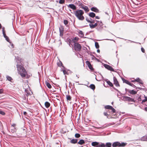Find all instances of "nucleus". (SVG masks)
<instances>
[{
	"instance_id": "e2e57ef3",
	"label": "nucleus",
	"mask_w": 147,
	"mask_h": 147,
	"mask_svg": "<svg viewBox=\"0 0 147 147\" xmlns=\"http://www.w3.org/2000/svg\"><path fill=\"white\" fill-rule=\"evenodd\" d=\"M67 70L69 73V74H71L72 72L71 70H69V69H68Z\"/></svg>"
},
{
	"instance_id": "37998d69",
	"label": "nucleus",
	"mask_w": 147,
	"mask_h": 147,
	"mask_svg": "<svg viewBox=\"0 0 147 147\" xmlns=\"http://www.w3.org/2000/svg\"><path fill=\"white\" fill-rule=\"evenodd\" d=\"M65 2V0H59V3L61 4H63Z\"/></svg>"
},
{
	"instance_id": "de8ad7c7",
	"label": "nucleus",
	"mask_w": 147,
	"mask_h": 147,
	"mask_svg": "<svg viewBox=\"0 0 147 147\" xmlns=\"http://www.w3.org/2000/svg\"><path fill=\"white\" fill-rule=\"evenodd\" d=\"M140 80L139 78H138L136 79L135 80H134V81H135L136 82H139V81H140Z\"/></svg>"
},
{
	"instance_id": "c85d7f7f",
	"label": "nucleus",
	"mask_w": 147,
	"mask_h": 147,
	"mask_svg": "<svg viewBox=\"0 0 147 147\" xmlns=\"http://www.w3.org/2000/svg\"><path fill=\"white\" fill-rule=\"evenodd\" d=\"M114 124H115V123H114V122H112L110 123H109L106 124V125L105 126V127H107L111 125H113Z\"/></svg>"
},
{
	"instance_id": "473e14b6",
	"label": "nucleus",
	"mask_w": 147,
	"mask_h": 147,
	"mask_svg": "<svg viewBox=\"0 0 147 147\" xmlns=\"http://www.w3.org/2000/svg\"><path fill=\"white\" fill-rule=\"evenodd\" d=\"M66 99L67 100H69V101L71 100V97L69 95H66Z\"/></svg>"
},
{
	"instance_id": "c9c22d12",
	"label": "nucleus",
	"mask_w": 147,
	"mask_h": 147,
	"mask_svg": "<svg viewBox=\"0 0 147 147\" xmlns=\"http://www.w3.org/2000/svg\"><path fill=\"white\" fill-rule=\"evenodd\" d=\"M110 113V111H107V112H105L104 113V115L108 116L109 115L110 113Z\"/></svg>"
},
{
	"instance_id": "a878e982",
	"label": "nucleus",
	"mask_w": 147,
	"mask_h": 147,
	"mask_svg": "<svg viewBox=\"0 0 147 147\" xmlns=\"http://www.w3.org/2000/svg\"><path fill=\"white\" fill-rule=\"evenodd\" d=\"M107 84L110 86L112 87H113V84L109 81L107 80L106 81Z\"/></svg>"
},
{
	"instance_id": "09e8293b",
	"label": "nucleus",
	"mask_w": 147,
	"mask_h": 147,
	"mask_svg": "<svg viewBox=\"0 0 147 147\" xmlns=\"http://www.w3.org/2000/svg\"><path fill=\"white\" fill-rule=\"evenodd\" d=\"M0 114L2 115H5V113L4 112L1 110H0Z\"/></svg>"
},
{
	"instance_id": "7c9ffc66",
	"label": "nucleus",
	"mask_w": 147,
	"mask_h": 147,
	"mask_svg": "<svg viewBox=\"0 0 147 147\" xmlns=\"http://www.w3.org/2000/svg\"><path fill=\"white\" fill-rule=\"evenodd\" d=\"M144 97L145 99L142 100V102H141L142 104H143L144 102L147 101V96H146L145 95H144Z\"/></svg>"
},
{
	"instance_id": "49530a36",
	"label": "nucleus",
	"mask_w": 147,
	"mask_h": 147,
	"mask_svg": "<svg viewBox=\"0 0 147 147\" xmlns=\"http://www.w3.org/2000/svg\"><path fill=\"white\" fill-rule=\"evenodd\" d=\"M111 110L113 113H115V110L112 107V108L110 109Z\"/></svg>"
},
{
	"instance_id": "5fc2aeb1",
	"label": "nucleus",
	"mask_w": 147,
	"mask_h": 147,
	"mask_svg": "<svg viewBox=\"0 0 147 147\" xmlns=\"http://www.w3.org/2000/svg\"><path fill=\"white\" fill-rule=\"evenodd\" d=\"M94 22H95L94 20L92 19L90 21V24H91L94 23Z\"/></svg>"
},
{
	"instance_id": "a19ab883",
	"label": "nucleus",
	"mask_w": 147,
	"mask_h": 147,
	"mask_svg": "<svg viewBox=\"0 0 147 147\" xmlns=\"http://www.w3.org/2000/svg\"><path fill=\"white\" fill-rule=\"evenodd\" d=\"M6 78L7 79V80H8L9 81H11L12 79V78L11 77H10L9 76H7Z\"/></svg>"
},
{
	"instance_id": "2eb2a0df",
	"label": "nucleus",
	"mask_w": 147,
	"mask_h": 147,
	"mask_svg": "<svg viewBox=\"0 0 147 147\" xmlns=\"http://www.w3.org/2000/svg\"><path fill=\"white\" fill-rule=\"evenodd\" d=\"M68 69H66L65 67L63 70L62 69L61 71H62L64 74V75H68L69 73L67 70Z\"/></svg>"
},
{
	"instance_id": "dca6fc26",
	"label": "nucleus",
	"mask_w": 147,
	"mask_h": 147,
	"mask_svg": "<svg viewBox=\"0 0 147 147\" xmlns=\"http://www.w3.org/2000/svg\"><path fill=\"white\" fill-rule=\"evenodd\" d=\"M138 90H137V91H136L133 90H128V92L130 94H137V92Z\"/></svg>"
},
{
	"instance_id": "79ce46f5",
	"label": "nucleus",
	"mask_w": 147,
	"mask_h": 147,
	"mask_svg": "<svg viewBox=\"0 0 147 147\" xmlns=\"http://www.w3.org/2000/svg\"><path fill=\"white\" fill-rule=\"evenodd\" d=\"M75 137L76 138H78L80 136V134L78 133H76L75 134Z\"/></svg>"
},
{
	"instance_id": "bf43d9fd",
	"label": "nucleus",
	"mask_w": 147,
	"mask_h": 147,
	"mask_svg": "<svg viewBox=\"0 0 147 147\" xmlns=\"http://www.w3.org/2000/svg\"><path fill=\"white\" fill-rule=\"evenodd\" d=\"M48 111L49 113L51 112V107L50 108H49L48 109Z\"/></svg>"
},
{
	"instance_id": "f8f14e48",
	"label": "nucleus",
	"mask_w": 147,
	"mask_h": 147,
	"mask_svg": "<svg viewBox=\"0 0 147 147\" xmlns=\"http://www.w3.org/2000/svg\"><path fill=\"white\" fill-rule=\"evenodd\" d=\"M91 10L95 12H98L99 10L96 7H93L91 8Z\"/></svg>"
},
{
	"instance_id": "393cba45",
	"label": "nucleus",
	"mask_w": 147,
	"mask_h": 147,
	"mask_svg": "<svg viewBox=\"0 0 147 147\" xmlns=\"http://www.w3.org/2000/svg\"><path fill=\"white\" fill-rule=\"evenodd\" d=\"M78 139H72L71 140L70 142L72 144H75L77 143Z\"/></svg>"
},
{
	"instance_id": "4be33fe9",
	"label": "nucleus",
	"mask_w": 147,
	"mask_h": 147,
	"mask_svg": "<svg viewBox=\"0 0 147 147\" xmlns=\"http://www.w3.org/2000/svg\"><path fill=\"white\" fill-rule=\"evenodd\" d=\"M68 42L69 43V45L71 47H73V43L72 42V40L70 39H69L68 40Z\"/></svg>"
},
{
	"instance_id": "4d7b16f0",
	"label": "nucleus",
	"mask_w": 147,
	"mask_h": 147,
	"mask_svg": "<svg viewBox=\"0 0 147 147\" xmlns=\"http://www.w3.org/2000/svg\"><path fill=\"white\" fill-rule=\"evenodd\" d=\"M138 100L139 101H141L142 100L141 97H139L138 98Z\"/></svg>"
},
{
	"instance_id": "412c9836",
	"label": "nucleus",
	"mask_w": 147,
	"mask_h": 147,
	"mask_svg": "<svg viewBox=\"0 0 147 147\" xmlns=\"http://www.w3.org/2000/svg\"><path fill=\"white\" fill-rule=\"evenodd\" d=\"M57 65L59 67H61L62 66V67H63V68H65V67L63 65L62 62L60 61H59V62H57Z\"/></svg>"
},
{
	"instance_id": "8fccbe9b",
	"label": "nucleus",
	"mask_w": 147,
	"mask_h": 147,
	"mask_svg": "<svg viewBox=\"0 0 147 147\" xmlns=\"http://www.w3.org/2000/svg\"><path fill=\"white\" fill-rule=\"evenodd\" d=\"M122 80L123 81V83H125L126 82V81H127V80H125V79H124L123 78H121Z\"/></svg>"
},
{
	"instance_id": "338daca9",
	"label": "nucleus",
	"mask_w": 147,
	"mask_h": 147,
	"mask_svg": "<svg viewBox=\"0 0 147 147\" xmlns=\"http://www.w3.org/2000/svg\"><path fill=\"white\" fill-rule=\"evenodd\" d=\"M23 114H24V115H26V114H27V113L26 112V111H24V112L23 113Z\"/></svg>"
},
{
	"instance_id": "aec40b11",
	"label": "nucleus",
	"mask_w": 147,
	"mask_h": 147,
	"mask_svg": "<svg viewBox=\"0 0 147 147\" xmlns=\"http://www.w3.org/2000/svg\"><path fill=\"white\" fill-rule=\"evenodd\" d=\"M85 143V141L83 139H81L78 142V144L82 145Z\"/></svg>"
},
{
	"instance_id": "3c124183",
	"label": "nucleus",
	"mask_w": 147,
	"mask_h": 147,
	"mask_svg": "<svg viewBox=\"0 0 147 147\" xmlns=\"http://www.w3.org/2000/svg\"><path fill=\"white\" fill-rule=\"evenodd\" d=\"M141 50L142 52H143V53H144L145 52V49L143 47H141Z\"/></svg>"
},
{
	"instance_id": "603ef678",
	"label": "nucleus",
	"mask_w": 147,
	"mask_h": 147,
	"mask_svg": "<svg viewBox=\"0 0 147 147\" xmlns=\"http://www.w3.org/2000/svg\"><path fill=\"white\" fill-rule=\"evenodd\" d=\"M2 32H3V34H5V28L3 27L2 28Z\"/></svg>"
},
{
	"instance_id": "bb28decb",
	"label": "nucleus",
	"mask_w": 147,
	"mask_h": 147,
	"mask_svg": "<svg viewBox=\"0 0 147 147\" xmlns=\"http://www.w3.org/2000/svg\"><path fill=\"white\" fill-rule=\"evenodd\" d=\"M90 55L92 57V60H93L94 59L95 60H97L98 61H99V60L96 57L93 55L92 54H90Z\"/></svg>"
},
{
	"instance_id": "58836bf2",
	"label": "nucleus",
	"mask_w": 147,
	"mask_h": 147,
	"mask_svg": "<svg viewBox=\"0 0 147 147\" xmlns=\"http://www.w3.org/2000/svg\"><path fill=\"white\" fill-rule=\"evenodd\" d=\"M78 33L80 34L81 35L80 37H82L84 36V34H83V32L82 31L80 30L78 32Z\"/></svg>"
},
{
	"instance_id": "f257e3e1",
	"label": "nucleus",
	"mask_w": 147,
	"mask_h": 147,
	"mask_svg": "<svg viewBox=\"0 0 147 147\" xmlns=\"http://www.w3.org/2000/svg\"><path fill=\"white\" fill-rule=\"evenodd\" d=\"M16 60L17 62L16 66L18 73L22 77H25L27 74V71L23 67V65L21 63V61L19 60V59L18 60L16 59Z\"/></svg>"
},
{
	"instance_id": "1a4fd4ad",
	"label": "nucleus",
	"mask_w": 147,
	"mask_h": 147,
	"mask_svg": "<svg viewBox=\"0 0 147 147\" xmlns=\"http://www.w3.org/2000/svg\"><path fill=\"white\" fill-rule=\"evenodd\" d=\"M113 81L114 84L115 85L116 87H119L120 85L119 84L118 82V81L116 78L115 77H113Z\"/></svg>"
},
{
	"instance_id": "69168bd1",
	"label": "nucleus",
	"mask_w": 147,
	"mask_h": 147,
	"mask_svg": "<svg viewBox=\"0 0 147 147\" xmlns=\"http://www.w3.org/2000/svg\"><path fill=\"white\" fill-rule=\"evenodd\" d=\"M113 88L116 91H118V90L117 88H115L114 87V86Z\"/></svg>"
},
{
	"instance_id": "6ab92c4d",
	"label": "nucleus",
	"mask_w": 147,
	"mask_h": 147,
	"mask_svg": "<svg viewBox=\"0 0 147 147\" xmlns=\"http://www.w3.org/2000/svg\"><path fill=\"white\" fill-rule=\"evenodd\" d=\"M82 8L84 9L86 12H88L89 10L88 7L86 6H82Z\"/></svg>"
},
{
	"instance_id": "a18cd8bd",
	"label": "nucleus",
	"mask_w": 147,
	"mask_h": 147,
	"mask_svg": "<svg viewBox=\"0 0 147 147\" xmlns=\"http://www.w3.org/2000/svg\"><path fill=\"white\" fill-rule=\"evenodd\" d=\"M63 22H64V24L65 25L67 24L68 23V21L66 20H64Z\"/></svg>"
},
{
	"instance_id": "7ed1b4c3",
	"label": "nucleus",
	"mask_w": 147,
	"mask_h": 147,
	"mask_svg": "<svg viewBox=\"0 0 147 147\" xmlns=\"http://www.w3.org/2000/svg\"><path fill=\"white\" fill-rule=\"evenodd\" d=\"M121 100L124 101L135 102L134 99L127 96H122Z\"/></svg>"
},
{
	"instance_id": "5701e85b",
	"label": "nucleus",
	"mask_w": 147,
	"mask_h": 147,
	"mask_svg": "<svg viewBox=\"0 0 147 147\" xmlns=\"http://www.w3.org/2000/svg\"><path fill=\"white\" fill-rule=\"evenodd\" d=\"M141 140L143 141H147V135L142 137L141 138Z\"/></svg>"
},
{
	"instance_id": "0e129e2a",
	"label": "nucleus",
	"mask_w": 147,
	"mask_h": 147,
	"mask_svg": "<svg viewBox=\"0 0 147 147\" xmlns=\"http://www.w3.org/2000/svg\"><path fill=\"white\" fill-rule=\"evenodd\" d=\"M95 18L96 19H100V18L98 16H95Z\"/></svg>"
},
{
	"instance_id": "2f4dec72",
	"label": "nucleus",
	"mask_w": 147,
	"mask_h": 147,
	"mask_svg": "<svg viewBox=\"0 0 147 147\" xmlns=\"http://www.w3.org/2000/svg\"><path fill=\"white\" fill-rule=\"evenodd\" d=\"M79 38L78 37H75L74 38L72 39V42L73 43H75V41H78V40Z\"/></svg>"
},
{
	"instance_id": "9b49d317",
	"label": "nucleus",
	"mask_w": 147,
	"mask_h": 147,
	"mask_svg": "<svg viewBox=\"0 0 147 147\" xmlns=\"http://www.w3.org/2000/svg\"><path fill=\"white\" fill-rule=\"evenodd\" d=\"M68 7L74 10H76V6L74 4H70L68 5Z\"/></svg>"
},
{
	"instance_id": "423d86ee",
	"label": "nucleus",
	"mask_w": 147,
	"mask_h": 147,
	"mask_svg": "<svg viewBox=\"0 0 147 147\" xmlns=\"http://www.w3.org/2000/svg\"><path fill=\"white\" fill-rule=\"evenodd\" d=\"M98 26L96 28V29L98 31H100L103 28V24L102 22H100V24H98Z\"/></svg>"
},
{
	"instance_id": "9d476101",
	"label": "nucleus",
	"mask_w": 147,
	"mask_h": 147,
	"mask_svg": "<svg viewBox=\"0 0 147 147\" xmlns=\"http://www.w3.org/2000/svg\"><path fill=\"white\" fill-rule=\"evenodd\" d=\"M120 142L117 141L113 142L112 144L113 147H120Z\"/></svg>"
},
{
	"instance_id": "0eeeda50",
	"label": "nucleus",
	"mask_w": 147,
	"mask_h": 147,
	"mask_svg": "<svg viewBox=\"0 0 147 147\" xmlns=\"http://www.w3.org/2000/svg\"><path fill=\"white\" fill-rule=\"evenodd\" d=\"M86 65H87L88 66L89 68V69L91 71H93L94 70V68L92 67V65L90 63V62L89 61H87L86 62Z\"/></svg>"
},
{
	"instance_id": "13d9d810",
	"label": "nucleus",
	"mask_w": 147,
	"mask_h": 147,
	"mask_svg": "<svg viewBox=\"0 0 147 147\" xmlns=\"http://www.w3.org/2000/svg\"><path fill=\"white\" fill-rule=\"evenodd\" d=\"M138 82L141 84H143V82L142 81V80H140V81H139V82Z\"/></svg>"
},
{
	"instance_id": "864d4df0",
	"label": "nucleus",
	"mask_w": 147,
	"mask_h": 147,
	"mask_svg": "<svg viewBox=\"0 0 147 147\" xmlns=\"http://www.w3.org/2000/svg\"><path fill=\"white\" fill-rule=\"evenodd\" d=\"M131 85H130V86H131L134 88H136V89L137 88V87L135 85H134L133 84L131 83Z\"/></svg>"
},
{
	"instance_id": "72a5a7b5",
	"label": "nucleus",
	"mask_w": 147,
	"mask_h": 147,
	"mask_svg": "<svg viewBox=\"0 0 147 147\" xmlns=\"http://www.w3.org/2000/svg\"><path fill=\"white\" fill-rule=\"evenodd\" d=\"M112 108V106L109 105H107L105 106V108L106 109H110Z\"/></svg>"
},
{
	"instance_id": "f3484780",
	"label": "nucleus",
	"mask_w": 147,
	"mask_h": 147,
	"mask_svg": "<svg viewBox=\"0 0 147 147\" xmlns=\"http://www.w3.org/2000/svg\"><path fill=\"white\" fill-rule=\"evenodd\" d=\"M105 147H112V143L110 142H107L105 144Z\"/></svg>"
},
{
	"instance_id": "f704fd0d",
	"label": "nucleus",
	"mask_w": 147,
	"mask_h": 147,
	"mask_svg": "<svg viewBox=\"0 0 147 147\" xmlns=\"http://www.w3.org/2000/svg\"><path fill=\"white\" fill-rule=\"evenodd\" d=\"M95 46L96 49H98L99 48V45L98 43L97 42H95Z\"/></svg>"
},
{
	"instance_id": "c03bdc74",
	"label": "nucleus",
	"mask_w": 147,
	"mask_h": 147,
	"mask_svg": "<svg viewBox=\"0 0 147 147\" xmlns=\"http://www.w3.org/2000/svg\"><path fill=\"white\" fill-rule=\"evenodd\" d=\"M50 103L48 102L47 101V109L49 107H50Z\"/></svg>"
},
{
	"instance_id": "b1692460",
	"label": "nucleus",
	"mask_w": 147,
	"mask_h": 147,
	"mask_svg": "<svg viewBox=\"0 0 147 147\" xmlns=\"http://www.w3.org/2000/svg\"><path fill=\"white\" fill-rule=\"evenodd\" d=\"M127 144V143L121 142H120L119 146L120 147H124Z\"/></svg>"
},
{
	"instance_id": "39448f33",
	"label": "nucleus",
	"mask_w": 147,
	"mask_h": 147,
	"mask_svg": "<svg viewBox=\"0 0 147 147\" xmlns=\"http://www.w3.org/2000/svg\"><path fill=\"white\" fill-rule=\"evenodd\" d=\"M103 66L105 68L107 69L108 70L113 72H115L114 69L110 65L107 64H104L103 65Z\"/></svg>"
},
{
	"instance_id": "4468645a",
	"label": "nucleus",
	"mask_w": 147,
	"mask_h": 147,
	"mask_svg": "<svg viewBox=\"0 0 147 147\" xmlns=\"http://www.w3.org/2000/svg\"><path fill=\"white\" fill-rule=\"evenodd\" d=\"M98 25V24L97 23H95L94 24H89L90 28L91 29L95 28Z\"/></svg>"
},
{
	"instance_id": "ddd939ff",
	"label": "nucleus",
	"mask_w": 147,
	"mask_h": 147,
	"mask_svg": "<svg viewBox=\"0 0 147 147\" xmlns=\"http://www.w3.org/2000/svg\"><path fill=\"white\" fill-rule=\"evenodd\" d=\"M99 143V142H93L91 143V145L92 146H93L98 147Z\"/></svg>"
},
{
	"instance_id": "e433bc0d",
	"label": "nucleus",
	"mask_w": 147,
	"mask_h": 147,
	"mask_svg": "<svg viewBox=\"0 0 147 147\" xmlns=\"http://www.w3.org/2000/svg\"><path fill=\"white\" fill-rule=\"evenodd\" d=\"M47 87L49 89L51 88L52 87V86H51V85L50 83H49L48 82H47Z\"/></svg>"
},
{
	"instance_id": "f03ea898",
	"label": "nucleus",
	"mask_w": 147,
	"mask_h": 147,
	"mask_svg": "<svg viewBox=\"0 0 147 147\" xmlns=\"http://www.w3.org/2000/svg\"><path fill=\"white\" fill-rule=\"evenodd\" d=\"M74 14L79 20H83L84 19V17L83 16L84 12L82 10H77L74 12Z\"/></svg>"
},
{
	"instance_id": "6e6552de",
	"label": "nucleus",
	"mask_w": 147,
	"mask_h": 147,
	"mask_svg": "<svg viewBox=\"0 0 147 147\" xmlns=\"http://www.w3.org/2000/svg\"><path fill=\"white\" fill-rule=\"evenodd\" d=\"M59 31L60 32V36H62L63 35L64 28L62 26H61L59 27Z\"/></svg>"
},
{
	"instance_id": "052dcab7",
	"label": "nucleus",
	"mask_w": 147,
	"mask_h": 147,
	"mask_svg": "<svg viewBox=\"0 0 147 147\" xmlns=\"http://www.w3.org/2000/svg\"><path fill=\"white\" fill-rule=\"evenodd\" d=\"M3 92V90L2 89H0V94H1Z\"/></svg>"
},
{
	"instance_id": "680f3d73",
	"label": "nucleus",
	"mask_w": 147,
	"mask_h": 147,
	"mask_svg": "<svg viewBox=\"0 0 147 147\" xmlns=\"http://www.w3.org/2000/svg\"><path fill=\"white\" fill-rule=\"evenodd\" d=\"M16 124H14V123H13V124L12 125H11V126L12 127H14L13 128V129H15V126H16Z\"/></svg>"
},
{
	"instance_id": "774afa93",
	"label": "nucleus",
	"mask_w": 147,
	"mask_h": 147,
	"mask_svg": "<svg viewBox=\"0 0 147 147\" xmlns=\"http://www.w3.org/2000/svg\"><path fill=\"white\" fill-rule=\"evenodd\" d=\"M144 110L146 111H147V107H145V108Z\"/></svg>"
},
{
	"instance_id": "20e7f679",
	"label": "nucleus",
	"mask_w": 147,
	"mask_h": 147,
	"mask_svg": "<svg viewBox=\"0 0 147 147\" xmlns=\"http://www.w3.org/2000/svg\"><path fill=\"white\" fill-rule=\"evenodd\" d=\"M74 50L76 51H80L81 49V45L77 42L74 43Z\"/></svg>"
},
{
	"instance_id": "ea45409f",
	"label": "nucleus",
	"mask_w": 147,
	"mask_h": 147,
	"mask_svg": "<svg viewBox=\"0 0 147 147\" xmlns=\"http://www.w3.org/2000/svg\"><path fill=\"white\" fill-rule=\"evenodd\" d=\"M92 19L90 18H88L87 17L86 18V21L88 23H90V22L92 20Z\"/></svg>"
},
{
	"instance_id": "6e6d98bb",
	"label": "nucleus",
	"mask_w": 147,
	"mask_h": 147,
	"mask_svg": "<svg viewBox=\"0 0 147 147\" xmlns=\"http://www.w3.org/2000/svg\"><path fill=\"white\" fill-rule=\"evenodd\" d=\"M129 41L131 42V43H138V44H140V43H139V42H134V41H131V40H129Z\"/></svg>"
},
{
	"instance_id": "cd10ccee",
	"label": "nucleus",
	"mask_w": 147,
	"mask_h": 147,
	"mask_svg": "<svg viewBox=\"0 0 147 147\" xmlns=\"http://www.w3.org/2000/svg\"><path fill=\"white\" fill-rule=\"evenodd\" d=\"M89 87L90 88L93 90H94L95 88V86L94 84H91L90 85Z\"/></svg>"
},
{
	"instance_id": "c756f323",
	"label": "nucleus",
	"mask_w": 147,
	"mask_h": 147,
	"mask_svg": "<svg viewBox=\"0 0 147 147\" xmlns=\"http://www.w3.org/2000/svg\"><path fill=\"white\" fill-rule=\"evenodd\" d=\"M98 147H105V144L102 143H99Z\"/></svg>"
},
{
	"instance_id": "4c0bfd02",
	"label": "nucleus",
	"mask_w": 147,
	"mask_h": 147,
	"mask_svg": "<svg viewBox=\"0 0 147 147\" xmlns=\"http://www.w3.org/2000/svg\"><path fill=\"white\" fill-rule=\"evenodd\" d=\"M3 35L4 36V37L5 38L7 42H9V39L8 37L7 36H6L5 34H3Z\"/></svg>"
},
{
	"instance_id": "a211bd4d",
	"label": "nucleus",
	"mask_w": 147,
	"mask_h": 147,
	"mask_svg": "<svg viewBox=\"0 0 147 147\" xmlns=\"http://www.w3.org/2000/svg\"><path fill=\"white\" fill-rule=\"evenodd\" d=\"M88 14L89 16L90 17H91L92 18H94L95 16V14L93 12H90Z\"/></svg>"
}]
</instances>
